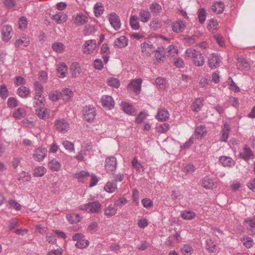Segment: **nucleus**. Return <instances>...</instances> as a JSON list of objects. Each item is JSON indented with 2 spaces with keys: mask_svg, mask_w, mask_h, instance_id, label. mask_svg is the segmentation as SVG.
Wrapping results in <instances>:
<instances>
[{
  "mask_svg": "<svg viewBox=\"0 0 255 255\" xmlns=\"http://www.w3.org/2000/svg\"><path fill=\"white\" fill-rule=\"evenodd\" d=\"M101 102L103 106L108 109L114 108L115 102L111 96L104 95L101 99Z\"/></svg>",
  "mask_w": 255,
  "mask_h": 255,
  "instance_id": "nucleus-10",
  "label": "nucleus"
},
{
  "mask_svg": "<svg viewBox=\"0 0 255 255\" xmlns=\"http://www.w3.org/2000/svg\"><path fill=\"white\" fill-rule=\"evenodd\" d=\"M109 20L113 28L118 30L121 26V22L119 16L115 13H112L109 15Z\"/></svg>",
  "mask_w": 255,
  "mask_h": 255,
  "instance_id": "nucleus-8",
  "label": "nucleus"
},
{
  "mask_svg": "<svg viewBox=\"0 0 255 255\" xmlns=\"http://www.w3.org/2000/svg\"><path fill=\"white\" fill-rule=\"evenodd\" d=\"M63 145L66 149L69 150L70 152H72L74 150V144L71 142L66 140L63 142Z\"/></svg>",
  "mask_w": 255,
  "mask_h": 255,
  "instance_id": "nucleus-59",
  "label": "nucleus"
},
{
  "mask_svg": "<svg viewBox=\"0 0 255 255\" xmlns=\"http://www.w3.org/2000/svg\"><path fill=\"white\" fill-rule=\"evenodd\" d=\"M17 93L20 97L25 98L30 94V90L29 88L22 86L17 89Z\"/></svg>",
  "mask_w": 255,
  "mask_h": 255,
  "instance_id": "nucleus-33",
  "label": "nucleus"
},
{
  "mask_svg": "<svg viewBox=\"0 0 255 255\" xmlns=\"http://www.w3.org/2000/svg\"><path fill=\"white\" fill-rule=\"evenodd\" d=\"M203 100L201 98L196 99L192 105V110L194 112H198L201 110L202 106Z\"/></svg>",
  "mask_w": 255,
  "mask_h": 255,
  "instance_id": "nucleus-30",
  "label": "nucleus"
},
{
  "mask_svg": "<svg viewBox=\"0 0 255 255\" xmlns=\"http://www.w3.org/2000/svg\"><path fill=\"white\" fill-rule=\"evenodd\" d=\"M12 29L9 25H4L1 30V39L5 42H8L11 38Z\"/></svg>",
  "mask_w": 255,
  "mask_h": 255,
  "instance_id": "nucleus-9",
  "label": "nucleus"
},
{
  "mask_svg": "<svg viewBox=\"0 0 255 255\" xmlns=\"http://www.w3.org/2000/svg\"><path fill=\"white\" fill-rule=\"evenodd\" d=\"M128 40L125 36H120L117 38L114 43V46L117 48H122L128 45Z\"/></svg>",
  "mask_w": 255,
  "mask_h": 255,
  "instance_id": "nucleus-17",
  "label": "nucleus"
},
{
  "mask_svg": "<svg viewBox=\"0 0 255 255\" xmlns=\"http://www.w3.org/2000/svg\"><path fill=\"white\" fill-rule=\"evenodd\" d=\"M206 128L205 126L200 125L197 127L195 130V133L198 138H202L206 133Z\"/></svg>",
  "mask_w": 255,
  "mask_h": 255,
  "instance_id": "nucleus-32",
  "label": "nucleus"
},
{
  "mask_svg": "<svg viewBox=\"0 0 255 255\" xmlns=\"http://www.w3.org/2000/svg\"><path fill=\"white\" fill-rule=\"evenodd\" d=\"M89 245V242L82 238L81 240L78 241L75 245L76 247L79 249H84L87 247Z\"/></svg>",
  "mask_w": 255,
  "mask_h": 255,
  "instance_id": "nucleus-50",
  "label": "nucleus"
},
{
  "mask_svg": "<svg viewBox=\"0 0 255 255\" xmlns=\"http://www.w3.org/2000/svg\"><path fill=\"white\" fill-rule=\"evenodd\" d=\"M97 45L95 39H91L86 41L83 45V51L86 54H90L97 48Z\"/></svg>",
  "mask_w": 255,
  "mask_h": 255,
  "instance_id": "nucleus-7",
  "label": "nucleus"
},
{
  "mask_svg": "<svg viewBox=\"0 0 255 255\" xmlns=\"http://www.w3.org/2000/svg\"><path fill=\"white\" fill-rule=\"evenodd\" d=\"M104 189L107 192L113 193L117 189V184L114 182L109 181L105 186Z\"/></svg>",
  "mask_w": 255,
  "mask_h": 255,
  "instance_id": "nucleus-39",
  "label": "nucleus"
},
{
  "mask_svg": "<svg viewBox=\"0 0 255 255\" xmlns=\"http://www.w3.org/2000/svg\"><path fill=\"white\" fill-rule=\"evenodd\" d=\"M149 8L153 15H159L162 11L161 6L156 2L152 3L150 5Z\"/></svg>",
  "mask_w": 255,
  "mask_h": 255,
  "instance_id": "nucleus-27",
  "label": "nucleus"
},
{
  "mask_svg": "<svg viewBox=\"0 0 255 255\" xmlns=\"http://www.w3.org/2000/svg\"><path fill=\"white\" fill-rule=\"evenodd\" d=\"M131 165L138 173L144 171V166L138 161L136 157H134L132 159L131 161Z\"/></svg>",
  "mask_w": 255,
  "mask_h": 255,
  "instance_id": "nucleus-28",
  "label": "nucleus"
},
{
  "mask_svg": "<svg viewBox=\"0 0 255 255\" xmlns=\"http://www.w3.org/2000/svg\"><path fill=\"white\" fill-rule=\"evenodd\" d=\"M254 156L253 152L250 148L246 145L243 148V151L240 153V157L244 160L248 161L251 157Z\"/></svg>",
  "mask_w": 255,
  "mask_h": 255,
  "instance_id": "nucleus-19",
  "label": "nucleus"
},
{
  "mask_svg": "<svg viewBox=\"0 0 255 255\" xmlns=\"http://www.w3.org/2000/svg\"><path fill=\"white\" fill-rule=\"evenodd\" d=\"M244 223L248 224L247 229L250 232V235H255V217H249L245 219Z\"/></svg>",
  "mask_w": 255,
  "mask_h": 255,
  "instance_id": "nucleus-14",
  "label": "nucleus"
},
{
  "mask_svg": "<svg viewBox=\"0 0 255 255\" xmlns=\"http://www.w3.org/2000/svg\"><path fill=\"white\" fill-rule=\"evenodd\" d=\"M40 98H42V97H36V94H35L34 97V105L35 107L41 108L44 106L43 102L44 101V99L43 98L39 99Z\"/></svg>",
  "mask_w": 255,
  "mask_h": 255,
  "instance_id": "nucleus-51",
  "label": "nucleus"
},
{
  "mask_svg": "<svg viewBox=\"0 0 255 255\" xmlns=\"http://www.w3.org/2000/svg\"><path fill=\"white\" fill-rule=\"evenodd\" d=\"M52 48L57 53H63L65 49V45L61 42H56L52 44Z\"/></svg>",
  "mask_w": 255,
  "mask_h": 255,
  "instance_id": "nucleus-40",
  "label": "nucleus"
},
{
  "mask_svg": "<svg viewBox=\"0 0 255 255\" xmlns=\"http://www.w3.org/2000/svg\"><path fill=\"white\" fill-rule=\"evenodd\" d=\"M238 68L241 70H248L250 69V64L248 61L242 56L238 57L237 58Z\"/></svg>",
  "mask_w": 255,
  "mask_h": 255,
  "instance_id": "nucleus-13",
  "label": "nucleus"
},
{
  "mask_svg": "<svg viewBox=\"0 0 255 255\" xmlns=\"http://www.w3.org/2000/svg\"><path fill=\"white\" fill-rule=\"evenodd\" d=\"M166 50L168 53V56H174L175 54H178V53L177 47L173 45L168 46Z\"/></svg>",
  "mask_w": 255,
  "mask_h": 255,
  "instance_id": "nucleus-52",
  "label": "nucleus"
},
{
  "mask_svg": "<svg viewBox=\"0 0 255 255\" xmlns=\"http://www.w3.org/2000/svg\"><path fill=\"white\" fill-rule=\"evenodd\" d=\"M218 22L217 20L211 19L208 24V28L209 30L214 31L218 28Z\"/></svg>",
  "mask_w": 255,
  "mask_h": 255,
  "instance_id": "nucleus-54",
  "label": "nucleus"
},
{
  "mask_svg": "<svg viewBox=\"0 0 255 255\" xmlns=\"http://www.w3.org/2000/svg\"><path fill=\"white\" fill-rule=\"evenodd\" d=\"M67 66L65 63H59L57 65V71L59 77L64 78L66 76L67 71Z\"/></svg>",
  "mask_w": 255,
  "mask_h": 255,
  "instance_id": "nucleus-25",
  "label": "nucleus"
},
{
  "mask_svg": "<svg viewBox=\"0 0 255 255\" xmlns=\"http://www.w3.org/2000/svg\"><path fill=\"white\" fill-rule=\"evenodd\" d=\"M29 43V40L26 37H22L17 39L15 43V46L17 47H21L22 46H26Z\"/></svg>",
  "mask_w": 255,
  "mask_h": 255,
  "instance_id": "nucleus-44",
  "label": "nucleus"
},
{
  "mask_svg": "<svg viewBox=\"0 0 255 255\" xmlns=\"http://www.w3.org/2000/svg\"><path fill=\"white\" fill-rule=\"evenodd\" d=\"M55 127L57 130L61 133L67 132L70 128V125L64 119L57 120L55 122Z\"/></svg>",
  "mask_w": 255,
  "mask_h": 255,
  "instance_id": "nucleus-6",
  "label": "nucleus"
},
{
  "mask_svg": "<svg viewBox=\"0 0 255 255\" xmlns=\"http://www.w3.org/2000/svg\"><path fill=\"white\" fill-rule=\"evenodd\" d=\"M211 9L218 13H222L224 9V3L221 1L216 2L212 5Z\"/></svg>",
  "mask_w": 255,
  "mask_h": 255,
  "instance_id": "nucleus-36",
  "label": "nucleus"
},
{
  "mask_svg": "<svg viewBox=\"0 0 255 255\" xmlns=\"http://www.w3.org/2000/svg\"><path fill=\"white\" fill-rule=\"evenodd\" d=\"M139 18L143 23L148 22L151 18L150 12L148 10L141 9L139 12Z\"/></svg>",
  "mask_w": 255,
  "mask_h": 255,
  "instance_id": "nucleus-20",
  "label": "nucleus"
},
{
  "mask_svg": "<svg viewBox=\"0 0 255 255\" xmlns=\"http://www.w3.org/2000/svg\"><path fill=\"white\" fill-rule=\"evenodd\" d=\"M38 109L36 110L37 116L42 120H45L49 117V114L47 109L44 108H38Z\"/></svg>",
  "mask_w": 255,
  "mask_h": 255,
  "instance_id": "nucleus-31",
  "label": "nucleus"
},
{
  "mask_svg": "<svg viewBox=\"0 0 255 255\" xmlns=\"http://www.w3.org/2000/svg\"><path fill=\"white\" fill-rule=\"evenodd\" d=\"M49 168L53 171H58L61 168L60 163L55 159H52L48 163Z\"/></svg>",
  "mask_w": 255,
  "mask_h": 255,
  "instance_id": "nucleus-42",
  "label": "nucleus"
},
{
  "mask_svg": "<svg viewBox=\"0 0 255 255\" xmlns=\"http://www.w3.org/2000/svg\"><path fill=\"white\" fill-rule=\"evenodd\" d=\"M129 24L131 28L134 30H138L139 28V22L136 15H131L130 16Z\"/></svg>",
  "mask_w": 255,
  "mask_h": 255,
  "instance_id": "nucleus-41",
  "label": "nucleus"
},
{
  "mask_svg": "<svg viewBox=\"0 0 255 255\" xmlns=\"http://www.w3.org/2000/svg\"><path fill=\"white\" fill-rule=\"evenodd\" d=\"M47 150L44 147H39L34 150L32 156L38 162H41L46 157Z\"/></svg>",
  "mask_w": 255,
  "mask_h": 255,
  "instance_id": "nucleus-5",
  "label": "nucleus"
},
{
  "mask_svg": "<svg viewBox=\"0 0 255 255\" xmlns=\"http://www.w3.org/2000/svg\"><path fill=\"white\" fill-rule=\"evenodd\" d=\"M108 85L114 88H118L120 86L119 80L115 78L111 77L108 79Z\"/></svg>",
  "mask_w": 255,
  "mask_h": 255,
  "instance_id": "nucleus-48",
  "label": "nucleus"
},
{
  "mask_svg": "<svg viewBox=\"0 0 255 255\" xmlns=\"http://www.w3.org/2000/svg\"><path fill=\"white\" fill-rule=\"evenodd\" d=\"M182 217L185 220H192L195 217V213L191 211H184L181 214Z\"/></svg>",
  "mask_w": 255,
  "mask_h": 255,
  "instance_id": "nucleus-47",
  "label": "nucleus"
},
{
  "mask_svg": "<svg viewBox=\"0 0 255 255\" xmlns=\"http://www.w3.org/2000/svg\"><path fill=\"white\" fill-rule=\"evenodd\" d=\"M88 21V17L82 13H77L74 17V23L79 25H82Z\"/></svg>",
  "mask_w": 255,
  "mask_h": 255,
  "instance_id": "nucleus-16",
  "label": "nucleus"
},
{
  "mask_svg": "<svg viewBox=\"0 0 255 255\" xmlns=\"http://www.w3.org/2000/svg\"><path fill=\"white\" fill-rule=\"evenodd\" d=\"M117 166V159L114 156L107 157L105 160V169L108 173L116 170Z\"/></svg>",
  "mask_w": 255,
  "mask_h": 255,
  "instance_id": "nucleus-4",
  "label": "nucleus"
},
{
  "mask_svg": "<svg viewBox=\"0 0 255 255\" xmlns=\"http://www.w3.org/2000/svg\"><path fill=\"white\" fill-rule=\"evenodd\" d=\"M221 62L220 56L215 53H213L208 58V64L211 68H215L219 66Z\"/></svg>",
  "mask_w": 255,
  "mask_h": 255,
  "instance_id": "nucleus-11",
  "label": "nucleus"
},
{
  "mask_svg": "<svg viewBox=\"0 0 255 255\" xmlns=\"http://www.w3.org/2000/svg\"><path fill=\"white\" fill-rule=\"evenodd\" d=\"M219 161L225 167H231L235 164L234 161L229 156H221L219 158Z\"/></svg>",
  "mask_w": 255,
  "mask_h": 255,
  "instance_id": "nucleus-23",
  "label": "nucleus"
},
{
  "mask_svg": "<svg viewBox=\"0 0 255 255\" xmlns=\"http://www.w3.org/2000/svg\"><path fill=\"white\" fill-rule=\"evenodd\" d=\"M83 113L85 120L88 122L93 121L96 115V110L92 106L85 107L83 110Z\"/></svg>",
  "mask_w": 255,
  "mask_h": 255,
  "instance_id": "nucleus-3",
  "label": "nucleus"
},
{
  "mask_svg": "<svg viewBox=\"0 0 255 255\" xmlns=\"http://www.w3.org/2000/svg\"><path fill=\"white\" fill-rule=\"evenodd\" d=\"M117 212L116 207L114 205H110L105 210V214L107 216L111 217L115 215Z\"/></svg>",
  "mask_w": 255,
  "mask_h": 255,
  "instance_id": "nucleus-43",
  "label": "nucleus"
},
{
  "mask_svg": "<svg viewBox=\"0 0 255 255\" xmlns=\"http://www.w3.org/2000/svg\"><path fill=\"white\" fill-rule=\"evenodd\" d=\"M53 19L58 23H62L67 20V15L63 12H59L53 16Z\"/></svg>",
  "mask_w": 255,
  "mask_h": 255,
  "instance_id": "nucleus-34",
  "label": "nucleus"
},
{
  "mask_svg": "<svg viewBox=\"0 0 255 255\" xmlns=\"http://www.w3.org/2000/svg\"><path fill=\"white\" fill-rule=\"evenodd\" d=\"M121 104L125 113L129 115H134L135 114V110L130 104L123 102Z\"/></svg>",
  "mask_w": 255,
  "mask_h": 255,
  "instance_id": "nucleus-22",
  "label": "nucleus"
},
{
  "mask_svg": "<svg viewBox=\"0 0 255 255\" xmlns=\"http://www.w3.org/2000/svg\"><path fill=\"white\" fill-rule=\"evenodd\" d=\"M7 106L10 108H14L18 106V101L13 97H9L7 100Z\"/></svg>",
  "mask_w": 255,
  "mask_h": 255,
  "instance_id": "nucleus-53",
  "label": "nucleus"
},
{
  "mask_svg": "<svg viewBox=\"0 0 255 255\" xmlns=\"http://www.w3.org/2000/svg\"><path fill=\"white\" fill-rule=\"evenodd\" d=\"M26 112L24 109L19 108L13 113V117L16 119H20L25 116Z\"/></svg>",
  "mask_w": 255,
  "mask_h": 255,
  "instance_id": "nucleus-45",
  "label": "nucleus"
},
{
  "mask_svg": "<svg viewBox=\"0 0 255 255\" xmlns=\"http://www.w3.org/2000/svg\"><path fill=\"white\" fill-rule=\"evenodd\" d=\"M216 181L210 178L209 176H206L203 178L201 181V185L203 188L207 189H213L215 187Z\"/></svg>",
  "mask_w": 255,
  "mask_h": 255,
  "instance_id": "nucleus-12",
  "label": "nucleus"
},
{
  "mask_svg": "<svg viewBox=\"0 0 255 255\" xmlns=\"http://www.w3.org/2000/svg\"><path fill=\"white\" fill-rule=\"evenodd\" d=\"M198 18L199 22L203 23L206 19V10L204 8H201L198 12Z\"/></svg>",
  "mask_w": 255,
  "mask_h": 255,
  "instance_id": "nucleus-56",
  "label": "nucleus"
},
{
  "mask_svg": "<svg viewBox=\"0 0 255 255\" xmlns=\"http://www.w3.org/2000/svg\"><path fill=\"white\" fill-rule=\"evenodd\" d=\"M156 117L158 121H166L169 119V114L167 110L161 109L158 111Z\"/></svg>",
  "mask_w": 255,
  "mask_h": 255,
  "instance_id": "nucleus-24",
  "label": "nucleus"
},
{
  "mask_svg": "<svg viewBox=\"0 0 255 255\" xmlns=\"http://www.w3.org/2000/svg\"><path fill=\"white\" fill-rule=\"evenodd\" d=\"M0 96L4 99L6 98L8 96V90L4 85H1L0 87Z\"/></svg>",
  "mask_w": 255,
  "mask_h": 255,
  "instance_id": "nucleus-55",
  "label": "nucleus"
},
{
  "mask_svg": "<svg viewBox=\"0 0 255 255\" xmlns=\"http://www.w3.org/2000/svg\"><path fill=\"white\" fill-rule=\"evenodd\" d=\"M34 89L36 94V97H42L43 92V87L42 85L38 81L34 82Z\"/></svg>",
  "mask_w": 255,
  "mask_h": 255,
  "instance_id": "nucleus-38",
  "label": "nucleus"
},
{
  "mask_svg": "<svg viewBox=\"0 0 255 255\" xmlns=\"http://www.w3.org/2000/svg\"><path fill=\"white\" fill-rule=\"evenodd\" d=\"M49 99L53 102H56L61 98L60 93L52 92L49 94Z\"/></svg>",
  "mask_w": 255,
  "mask_h": 255,
  "instance_id": "nucleus-60",
  "label": "nucleus"
},
{
  "mask_svg": "<svg viewBox=\"0 0 255 255\" xmlns=\"http://www.w3.org/2000/svg\"><path fill=\"white\" fill-rule=\"evenodd\" d=\"M127 202H128V201L126 198H125L124 197H121V198H120L119 199H118V200H117L115 202L114 204L116 207H117V206L125 205L127 203Z\"/></svg>",
  "mask_w": 255,
  "mask_h": 255,
  "instance_id": "nucleus-64",
  "label": "nucleus"
},
{
  "mask_svg": "<svg viewBox=\"0 0 255 255\" xmlns=\"http://www.w3.org/2000/svg\"><path fill=\"white\" fill-rule=\"evenodd\" d=\"M70 70L72 72V76L76 77L79 76L81 73L80 66L78 63L74 62L70 66Z\"/></svg>",
  "mask_w": 255,
  "mask_h": 255,
  "instance_id": "nucleus-29",
  "label": "nucleus"
},
{
  "mask_svg": "<svg viewBox=\"0 0 255 255\" xmlns=\"http://www.w3.org/2000/svg\"><path fill=\"white\" fill-rule=\"evenodd\" d=\"M61 98L65 101H68L73 96V92L68 88H65L60 93Z\"/></svg>",
  "mask_w": 255,
  "mask_h": 255,
  "instance_id": "nucleus-26",
  "label": "nucleus"
},
{
  "mask_svg": "<svg viewBox=\"0 0 255 255\" xmlns=\"http://www.w3.org/2000/svg\"><path fill=\"white\" fill-rule=\"evenodd\" d=\"M47 169L43 166L36 167L34 169L33 175L35 177H42L46 172Z\"/></svg>",
  "mask_w": 255,
  "mask_h": 255,
  "instance_id": "nucleus-35",
  "label": "nucleus"
},
{
  "mask_svg": "<svg viewBox=\"0 0 255 255\" xmlns=\"http://www.w3.org/2000/svg\"><path fill=\"white\" fill-rule=\"evenodd\" d=\"M89 176L88 171L83 170L75 173L74 177L77 178L80 182H84V180Z\"/></svg>",
  "mask_w": 255,
  "mask_h": 255,
  "instance_id": "nucleus-37",
  "label": "nucleus"
},
{
  "mask_svg": "<svg viewBox=\"0 0 255 255\" xmlns=\"http://www.w3.org/2000/svg\"><path fill=\"white\" fill-rule=\"evenodd\" d=\"M206 249L210 253H214L216 251V245L211 239H208L206 241Z\"/></svg>",
  "mask_w": 255,
  "mask_h": 255,
  "instance_id": "nucleus-49",
  "label": "nucleus"
},
{
  "mask_svg": "<svg viewBox=\"0 0 255 255\" xmlns=\"http://www.w3.org/2000/svg\"><path fill=\"white\" fill-rule=\"evenodd\" d=\"M185 53L188 57L193 59V63L197 66H201L204 64V59L200 52L197 51L194 49H187Z\"/></svg>",
  "mask_w": 255,
  "mask_h": 255,
  "instance_id": "nucleus-1",
  "label": "nucleus"
},
{
  "mask_svg": "<svg viewBox=\"0 0 255 255\" xmlns=\"http://www.w3.org/2000/svg\"><path fill=\"white\" fill-rule=\"evenodd\" d=\"M103 5L100 2H97L94 6V12L95 15L98 17L100 16L104 11Z\"/></svg>",
  "mask_w": 255,
  "mask_h": 255,
  "instance_id": "nucleus-46",
  "label": "nucleus"
},
{
  "mask_svg": "<svg viewBox=\"0 0 255 255\" xmlns=\"http://www.w3.org/2000/svg\"><path fill=\"white\" fill-rule=\"evenodd\" d=\"M140 46L141 52L146 56H150L154 52L156 53L161 52L162 54L164 50V47L162 46L155 48L153 45L149 41L141 43Z\"/></svg>",
  "mask_w": 255,
  "mask_h": 255,
  "instance_id": "nucleus-2",
  "label": "nucleus"
},
{
  "mask_svg": "<svg viewBox=\"0 0 255 255\" xmlns=\"http://www.w3.org/2000/svg\"><path fill=\"white\" fill-rule=\"evenodd\" d=\"M156 85L161 86L162 88H164L166 86V80L162 77H157L155 80Z\"/></svg>",
  "mask_w": 255,
  "mask_h": 255,
  "instance_id": "nucleus-58",
  "label": "nucleus"
},
{
  "mask_svg": "<svg viewBox=\"0 0 255 255\" xmlns=\"http://www.w3.org/2000/svg\"><path fill=\"white\" fill-rule=\"evenodd\" d=\"M8 204L10 208L14 209L17 211H19L21 209V205L14 200H9Z\"/></svg>",
  "mask_w": 255,
  "mask_h": 255,
  "instance_id": "nucleus-57",
  "label": "nucleus"
},
{
  "mask_svg": "<svg viewBox=\"0 0 255 255\" xmlns=\"http://www.w3.org/2000/svg\"><path fill=\"white\" fill-rule=\"evenodd\" d=\"M101 210V204L99 201L90 202V208L88 213H98Z\"/></svg>",
  "mask_w": 255,
  "mask_h": 255,
  "instance_id": "nucleus-21",
  "label": "nucleus"
},
{
  "mask_svg": "<svg viewBox=\"0 0 255 255\" xmlns=\"http://www.w3.org/2000/svg\"><path fill=\"white\" fill-rule=\"evenodd\" d=\"M27 19L24 16H22L18 22V26L20 29H24L27 27Z\"/></svg>",
  "mask_w": 255,
  "mask_h": 255,
  "instance_id": "nucleus-61",
  "label": "nucleus"
},
{
  "mask_svg": "<svg viewBox=\"0 0 255 255\" xmlns=\"http://www.w3.org/2000/svg\"><path fill=\"white\" fill-rule=\"evenodd\" d=\"M169 125L168 124L164 123L157 128V130L159 132L164 133L167 131L169 129Z\"/></svg>",
  "mask_w": 255,
  "mask_h": 255,
  "instance_id": "nucleus-62",
  "label": "nucleus"
},
{
  "mask_svg": "<svg viewBox=\"0 0 255 255\" xmlns=\"http://www.w3.org/2000/svg\"><path fill=\"white\" fill-rule=\"evenodd\" d=\"M142 80L141 79H137L132 80L130 83L128 84V88H132L133 91L138 94L141 90V84Z\"/></svg>",
  "mask_w": 255,
  "mask_h": 255,
  "instance_id": "nucleus-15",
  "label": "nucleus"
},
{
  "mask_svg": "<svg viewBox=\"0 0 255 255\" xmlns=\"http://www.w3.org/2000/svg\"><path fill=\"white\" fill-rule=\"evenodd\" d=\"M181 250L182 253L184 255L188 254H191L193 251L192 248L189 245H184L181 248Z\"/></svg>",
  "mask_w": 255,
  "mask_h": 255,
  "instance_id": "nucleus-63",
  "label": "nucleus"
},
{
  "mask_svg": "<svg viewBox=\"0 0 255 255\" xmlns=\"http://www.w3.org/2000/svg\"><path fill=\"white\" fill-rule=\"evenodd\" d=\"M185 28V24L182 20H178L173 23L172 30L176 33H180L183 31Z\"/></svg>",
  "mask_w": 255,
  "mask_h": 255,
  "instance_id": "nucleus-18",
  "label": "nucleus"
}]
</instances>
